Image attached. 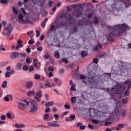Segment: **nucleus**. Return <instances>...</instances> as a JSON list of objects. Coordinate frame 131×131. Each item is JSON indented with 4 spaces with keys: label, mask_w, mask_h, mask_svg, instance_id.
I'll list each match as a JSON object with an SVG mask.
<instances>
[{
    "label": "nucleus",
    "mask_w": 131,
    "mask_h": 131,
    "mask_svg": "<svg viewBox=\"0 0 131 131\" xmlns=\"http://www.w3.org/2000/svg\"><path fill=\"white\" fill-rule=\"evenodd\" d=\"M80 77L81 79H84V78H86V77L84 75H81Z\"/></svg>",
    "instance_id": "obj_38"
},
{
    "label": "nucleus",
    "mask_w": 131,
    "mask_h": 131,
    "mask_svg": "<svg viewBox=\"0 0 131 131\" xmlns=\"http://www.w3.org/2000/svg\"><path fill=\"white\" fill-rule=\"evenodd\" d=\"M50 111H51V110L49 108V107H47L45 110L46 113H49V112H50Z\"/></svg>",
    "instance_id": "obj_39"
},
{
    "label": "nucleus",
    "mask_w": 131,
    "mask_h": 131,
    "mask_svg": "<svg viewBox=\"0 0 131 131\" xmlns=\"http://www.w3.org/2000/svg\"><path fill=\"white\" fill-rule=\"evenodd\" d=\"M53 105H54V102H53V101L47 102L45 104V106L46 107H50V106H53Z\"/></svg>",
    "instance_id": "obj_17"
},
{
    "label": "nucleus",
    "mask_w": 131,
    "mask_h": 131,
    "mask_svg": "<svg viewBox=\"0 0 131 131\" xmlns=\"http://www.w3.org/2000/svg\"><path fill=\"white\" fill-rule=\"evenodd\" d=\"M125 6L126 7V8H127V7H130L131 6V0H127V2H125L124 3Z\"/></svg>",
    "instance_id": "obj_16"
},
{
    "label": "nucleus",
    "mask_w": 131,
    "mask_h": 131,
    "mask_svg": "<svg viewBox=\"0 0 131 131\" xmlns=\"http://www.w3.org/2000/svg\"><path fill=\"white\" fill-rule=\"evenodd\" d=\"M75 12H74L72 15L71 12L72 11V8L71 6H68L67 7V12L66 13H62L60 15V18H67V21L69 24H72L73 23V17L74 18H79L81 15H82V7L79 4H76L72 6Z\"/></svg>",
    "instance_id": "obj_1"
},
{
    "label": "nucleus",
    "mask_w": 131,
    "mask_h": 131,
    "mask_svg": "<svg viewBox=\"0 0 131 131\" xmlns=\"http://www.w3.org/2000/svg\"><path fill=\"white\" fill-rule=\"evenodd\" d=\"M123 124H119L118 125V127H119V128H123Z\"/></svg>",
    "instance_id": "obj_51"
},
{
    "label": "nucleus",
    "mask_w": 131,
    "mask_h": 131,
    "mask_svg": "<svg viewBox=\"0 0 131 131\" xmlns=\"http://www.w3.org/2000/svg\"><path fill=\"white\" fill-rule=\"evenodd\" d=\"M21 66H22V63L18 62L17 64V67L18 69H21Z\"/></svg>",
    "instance_id": "obj_34"
},
{
    "label": "nucleus",
    "mask_w": 131,
    "mask_h": 131,
    "mask_svg": "<svg viewBox=\"0 0 131 131\" xmlns=\"http://www.w3.org/2000/svg\"><path fill=\"white\" fill-rule=\"evenodd\" d=\"M1 119L2 120H5V119H6V116H5V115H2V116H1Z\"/></svg>",
    "instance_id": "obj_46"
},
{
    "label": "nucleus",
    "mask_w": 131,
    "mask_h": 131,
    "mask_svg": "<svg viewBox=\"0 0 131 131\" xmlns=\"http://www.w3.org/2000/svg\"><path fill=\"white\" fill-rule=\"evenodd\" d=\"M32 2L34 4L40 5V7H41L45 5V2H46V0H32Z\"/></svg>",
    "instance_id": "obj_6"
},
{
    "label": "nucleus",
    "mask_w": 131,
    "mask_h": 131,
    "mask_svg": "<svg viewBox=\"0 0 131 131\" xmlns=\"http://www.w3.org/2000/svg\"><path fill=\"white\" fill-rule=\"evenodd\" d=\"M62 61L64 63H68V60H67V59L66 58L62 59Z\"/></svg>",
    "instance_id": "obj_54"
},
{
    "label": "nucleus",
    "mask_w": 131,
    "mask_h": 131,
    "mask_svg": "<svg viewBox=\"0 0 131 131\" xmlns=\"http://www.w3.org/2000/svg\"><path fill=\"white\" fill-rule=\"evenodd\" d=\"M98 50H99V49L98 48V47H95L93 49V51H95V52H97L98 51Z\"/></svg>",
    "instance_id": "obj_55"
},
{
    "label": "nucleus",
    "mask_w": 131,
    "mask_h": 131,
    "mask_svg": "<svg viewBox=\"0 0 131 131\" xmlns=\"http://www.w3.org/2000/svg\"><path fill=\"white\" fill-rule=\"evenodd\" d=\"M108 28L114 30V33H125L126 30L128 29V26L123 24L122 25H117L113 27H110Z\"/></svg>",
    "instance_id": "obj_3"
},
{
    "label": "nucleus",
    "mask_w": 131,
    "mask_h": 131,
    "mask_svg": "<svg viewBox=\"0 0 131 131\" xmlns=\"http://www.w3.org/2000/svg\"><path fill=\"white\" fill-rule=\"evenodd\" d=\"M28 69V67H27V66H24L23 67V70H25V71H27Z\"/></svg>",
    "instance_id": "obj_43"
},
{
    "label": "nucleus",
    "mask_w": 131,
    "mask_h": 131,
    "mask_svg": "<svg viewBox=\"0 0 131 131\" xmlns=\"http://www.w3.org/2000/svg\"><path fill=\"white\" fill-rule=\"evenodd\" d=\"M41 27L43 28L45 27H46V23L42 21L41 23Z\"/></svg>",
    "instance_id": "obj_56"
},
{
    "label": "nucleus",
    "mask_w": 131,
    "mask_h": 131,
    "mask_svg": "<svg viewBox=\"0 0 131 131\" xmlns=\"http://www.w3.org/2000/svg\"><path fill=\"white\" fill-rule=\"evenodd\" d=\"M88 127L89 128H90L91 129H94V127L93 126V125H92L91 124L88 125Z\"/></svg>",
    "instance_id": "obj_50"
},
{
    "label": "nucleus",
    "mask_w": 131,
    "mask_h": 131,
    "mask_svg": "<svg viewBox=\"0 0 131 131\" xmlns=\"http://www.w3.org/2000/svg\"><path fill=\"white\" fill-rule=\"evenodd\" d=\"M48 70H49V71H54V67H50L48 68Z\"/></svg>",
    "instance_id": "obj_42"
},
{
    "label": "nucleus",
    "mask_w": 131,
    "mask_h": 131,
    "mask_svg": "<svg viewBox=\"0 0 131 131\" xmlns=\"http://www.w3.org/2000/svg\"><path fill=\"white\" fill-rule=\"evenodd\" d=\"M48 125H49V126H53L54 127H59V126H60V124L52 122L48 123Z\"/></svg>",
    "instance_id": "obj_11"
},
{
    "label": "nucleus",
    "mask_w": 131,
    "mask_h": 131,
    "mask_svg": "<svg viewBox=\"0 0 131 131\" xmlns=\"http://www.w3.org/2000/svg\"><path fill=\"white\" fill-rule=\"evenodd\" d=\"M31 103L32 105V106H35V105L36 104V102H35V101H34V100H32L31 102Z\"/></svg>",
    "instance_id": "obj_47"
},
{
    "label": "nucleus",
    "mask_w": 131,
    "mask_h": 131,
    "mask_svg": "<svg viewBox=\"0 0 131 131\" xmlns=\"http://www.w3.org/2000/svg\"><path fill=\"white\" fill-rule=\"evenodd\" d=\"M125 90V88L120 85H118L116 86L115 88H113L112 91L114 92L115 94H122Z\"/></svg>",
    "instance_id": "obj_4"
},
{
    "label": "nucleus",
    "mask_w": 131,
    "mask_h": 131,
    "mask_svg": "<svg viewBox=\"0 0 131 131\" xmlns=\"http://www.w3.org/2000/svg\"><path fill=\"white\" fill-rule=\"evenodd\" d=\"M84 128H85V126H80V129H84Z\"/></svg>",
    "instance_id": "obj_63"
},
{
    "label": "nucleus",
    "mask_w": 131,
    "mask_h": 131,
    "mask_svg": "<svg viewBox=\"0 0 131 131\" xmlns=\"http://www.w3.org/2000/svg\"><path fill=\"white\" fill-rule=\"evenodd\" d=\"M2 25L4 27H5V26H6V25H7V22L5 21H2Z\"/></svg>",
    "instance_id": "obj_49"
},
{
    "label": "nucleus",
    "mask_w": 131,
    "mask_h": 131,
    "mask_svg": "<svg viewBox=\"0 0 131 131\" xmlns=\"http://www.w3.org/2000/svg\"><path fill=\"white\" fill-rule=\"evenodd\" d=\"M21 11L23 12L24 15H26L27 13H26V12L25 11V10L23 8H21Z\"/></svg>",
    "instance_id": "obj_45"
},
{
    "label": "nucleus",
    "mask_w": 131,
    "mask_h": 131,
    "mask_svg": "<svg viewBox=\"0 0 131 131\" xmlns=\"http://www.w3.org/2000/svg\"><path fill=\"white\" fill-rule=\"evenodd\" d=\"M20 48H23V45L21 44H18L15 48V51H18Z\"/></svg>",
    "instance_id": "obj_19"
},
{
    "label": "nucleus",
    "mask_w": 131,
    "mask_h": 131,
    "mask_svg": "<svg viewBox=\"0 0 131 131\" xmlns=\"http://www.w3.org/2000/svg\"><path fill=\"white\" fill-rule=\"evenodd\" d=\"M4 100H5V101H6V102H8V101L9 100V97H5V98H4Z\"/></svg>",
    "instance_id": "obj_61"
},
{
    "label": "nucleus",
    "mask_w": 131,
    "mask_h": 131,
    "mask_svg": "<svg viewBox=\"0 0 131 131\" xmlns=\"http://www.w3.org/2000/svg\"><path fill=\"white\" fill-rule=\"evenodd\" d=\"M6 116L8 118H11L12 114L10 113H8L6 114Z\"/></svg>",
    "instance_id": "obj_35"
},
{
    "label": "nucleus",
    "mask_w": 131,
    "mask_h": 131,
    "mask_svg": "<svg viewBox=\"0 0 131 131\" xmlns=\"http://www.w3.org/2000/svg\"><path fill=\"white\" fill-rule=\"evenodd\" d=\"M53 5H54V2L53 1H50L48 4V6L49 7H53Z\"/></svg>",
    "instance_id": "obj_33"
},
{
    "label": "nucleus",
    "mask_w": 131,
    "mask_h": 131,
    "mask_svg": "<svg viewBox=\"0 0 131 131\" xmlns=\"http://www.w3.org/2000/svg\"><path fill=\"white\" fill-rule=\"evenodd\" d=\"M4 30L8 31V33H11L12 32V31L13 30V28L12 27V25H11V24L8 25L7 27L4 28Z\"/></svg>",
    "instance_id": "obj_9"
},
{
    "label": "nucleus",
    "mask_w": 131,
    "mask_h": 131,
    "mask_svg": "<svg viewBox=\"0 0 131 131\" xmlns=\"http://www.w3.org/2000/svg\"><path fill=\"white\" fill-rule=\"evenodd\" d=\"M18 107L19 109H21V110H24L25 108V105L23 103H19L18 105Z\"/></svg>",
    "instance_id": "obj_18"
},
{
    "label": "nucleus",
    "mask_w": 131,
    "mask_h": 131,
    "mask_svg": "<svg viewBox=\"0 0 131 131\" xmlns=\"http://www.w3.org/2000/svg\"><path fill=\"white\" fill-rule=\"evenodd\" d=\"M18 57H19V53L18 52H14L11 54V58L12 59H16V58H18Z\"/></svg>",
    "instance_id": "obj_10"
},
{
    "label": "nucleus",
    "mask_w": 131,
    "mask_h": 131,
    "mask_svg": "<svg viewBox=\"0 0 131 131\" xmlns=\"http://www.w3.org/2000/svg\"><path fill=\"white\" fill-rule=\"evenodd\" d=\"M35 79H39L40 78V76L38 74H36L34 75Z\"/></svg>",
    "instance_id": "obj_32"
},
{
    "label": "nucleus",
    "mask_w": 131,
    "mask_h": 131,
    "mask_svg": "<svg viewBox=\"0 0 131 131\" xmlns=\"http://www.w3.org/2000/svg\"><path fill=\"white\" fill-rule=\"evenodd\" d=\"M29 45H33L34 43V41L33 40H30L28 41Z\"/></svg>",
    "instance_id": "obj_41"
},
{
    "label": "nucleus",
    "mask_w": 131,
    "mask_h": 131,
    "mask_svg": "<svg viewBox=\"0 0 131 131\" xmlns=\"http://www.w3.org/2000/svg\"><path fill=\"white\" fill-rule=\"evenodd\" d=\"M76 97H73L71 98V102L72 103H76Z\"/></svg>",
    "instance_id": "obj_22"
},
{
    "label": "nucleus",
    "mask_w": 131,
    "mask_h": 131,
    "mask_svg": "<svg viewBox=\"0 0 131 131\" xmlns=\"http://www.w3.org/2000/svg\"><path fill=\"white\" fill-rule=\"evenodd\" d=\"M32 85V82H28L27 83L26 86H27V88H28V89H29L30 88H31Z\"/></svg>",
    "instance_id": "obj_23"
},
{
    "label": "nucleus",
    "mask_w": 131,
    "mask_h": 131,
    "mask_svg": "<svg viewBox=\"0 0 131 131\" xmlns=\"http://www.w3.org/2000/svg\"><path fill=\"white\" fill-rule=\"evenodd\" d=\"M46 86H48V88H52V86H54V84H51L50 83H47L45 84Z\"/></svg>",
    "instance_id": "obj_25"
},
{
    "label": "nucleus",
    "mask_w": 131,
    "mask_h": 131,
    "mask_svg": "<svg viewBox=\"0 0 131 131\" xmlns=\"http://www.w3.org/2000/svg\"><path fill=\"white\" fill-rule=\"evenodd\" d=\"M36 111H37V107H36L35 105H33V106L31 108L30 112L31 113H35Z\"/></svg>",
    "instance_id": "obj_13"
},
{
    "label": "nucleus",
    "mask_w": 131,
    "mask_h": 131,
    "mask_svg": "<svg viewBox=\"0 0 131 131\" xmlns=\"http://www.w3.org/2000/svg\"><path fill=\"white\" fill-rule=\"evenodd\" d=\"M111 122H105V125H111Z\"/></svg>",
    "instance_id": "obj_48"
},
{
    "label": "nucleus",
    "mask_w": 131,
    "mask_h": 131,
    "mask_svg": "<svg viewBox=\"0 0 131 131\" xmlns=\"http://www.w3.org/2000/svg\"><path fill=\"white\" fill-rule=\"evenodd\" d=\"M115 112L116 114H118V115H119V116H124L125 115V112L121 110H119L118 109H116L115 110Z\"/></svg>",
    "instance_id": "obj_7"
},
{
    "label": "nucleus",
    "mask_w": 131,
    "mask_h": 131,
    "mask_svg": "<svg viewBox=\"0 0 131 131\" xmlns=\"http://www.w3.org/2000/svg\"><path fill=\"white\" fill-rule=\"evenodd\" d=\"M99 61V59L98 58H95L93 59V62L94 63H96L97 64V63H98Z\"/></svg>",
    "instance_id": "obj_40"
},
{
    "label": "nucleus",
    "mask_w": 131,
    "mask_h": 131,
    "mask_svg": "<svg viewBox=\"0 0 131 131\" xmlns=\"http://www.w3.org/2000/svg\"><path fill=\"white\" fill-rule=\"evenodd\" d=\"M74 26L72 28L73 32H76L78 28H81V27H84V26H88V25H92V21L88 19L87 20H77L74 21Z\"/></svg>",
    "instance_id": "obj_2"
},
{
    "label": "nucleus",
    "mask_w": 131,
    "mask_h": 131,
    "mask_svg": "<svg viewBox=\"0 0 131 131\" xmlns=\"http://www.w3.org/2000/svg\"><path fill=\"white\" fill-rule=\"evenodd\" d=\"M7 83H8V82H7V81H5L2 84V88H7Z\"/></svg>",
    "instance_id": "obj_26"
},
{
    "label": "nucleus",
    "mask_w": 131,
    "mask_h": 131,
    "mask_svg": "<svg viewBox=\"0 0 131 131\" xmlns=\"http://www.w3.org/2000/svg\"><path fill=\"white\" fill-rule=\"evenodd\" d=\"M35 95V92L33 91H30L27 93V95L29 97H31V96H34Z\"/></svg>",
    "instance_id": "obj_15"
},
{
    "label": "nucleus",
    "mask_w": 131,
    "mask_h": 131,
    "mask_svg": "<svg viewBox=\"0 0 131 131\" xmlns=\"http://www.w3.org/2000/svg\"><path fill=\"white\" fill-rule=\"evenodd\" d=\"M93 23L94 24H97L99 23V20L97 18V17L94 18Z\"/></svg>",
    "instance_id": "obj_28"
},
{
    "label": "nucleus",
    "mask_w": 131,
    "mask_h": 131,
    "mask_svg": "<svg viewBox=\"0 0 131 131\" xmlns=\"http://www.w3.org/2000/svg\"><path fill=\"white\" fill-rule=\"evenodd\" d=\"M66 25V21H62L60 24H56V26L54 25V24H52L50 27V31H55L57 28H59L62 26H65Z\"/></svg>",
    "instance_id": "obj_5"
},
{
    "label": "nucleus",
    "mask_w": 131,
    "mask_h": 131,
    "mask_svg": "<svg viewBox=\"0 0 131 131\" xmlns=\"http://www.w3.org/2000/svg\"><path fill=\"white\" fill-rule=\"evenodd\" d=\"M26 62H27V63H30V58H27L26 59Z\"/></svg>",
    "instance_id": "obj_62"
},
{
    "label": "nucleus",
    "mask_w": 131,
    "mask_h": 131,
    "mask_svg": "<svg viewBox=\"0 0 131 131\" xmlns=\"http://www.w3.org/2000/svg\"><path fill=\"white\" fill-rule=\"evenodd\" d=\"M49 77H52L53 76V73L52 72H50L49 74Z\"/></svg>",
    "instance_id": "obj_64"
},
{
    "label": "nucleus",
    "mask_w": 131,
    "mask_h": 131,
    "mask_svg": "<svg viewBox=\"0 0 131 131\" xmlns=\"http://www.w3.org/2000/svg\"><path fill=\"white\" fill-rule=\"evenodd\" d=\"M93 16V13H90L88 15V18H92V16Z\"/></svg>",
    "instance_id": "obj_57"
},
{
    "label": "nucleus",
    "mask_w": 131,
    "mask_h": 131,
    "mask_svg": "<svg viewBox=\"0 0 131 131\" xmlns=\"http://www.w3.org/2000/svg\"><path fill=\"white\" fill-rule=\"evenodd\" d=\"M12 10L14 14H15V15H17V14H18V10H17V8H16V7H13Z\"/></svg>",
    "instance_id": "obj_24"
},
{
    "label": "nucleus",
    "mask_w": 131,
    "mask_h": 131,
    "mask_svg": "<svg viewBox=\"0 0 131 131\" xmlns=\"http://www.w3.org/2000/svg\"><path fill=\"white\" fill-rule=\"evenodd\" d=\"M15 127H16V128H23L25 127V124L16 123V124H15Z\"/></svg>",
    "instance_id": "obj_12"
},
{
    "label": "nucleus",
    "mask_w": 131,
    "mask_h": 131,
    "mask_svg": "<svg viewBox=\"0 0 131 131\" xmlns=\"http://www.w3.org/2000/svg\"><path fill=\"white\" fill-rule=\"evenodd\" d=\"M0 2L1 4H7V3H8L7 0H1Z\"/></svg>",
    "instance_id": "obj_37"
},
{
    "label": "nucleus",
    "mask_w": 131,
    "mask_h": 131,
    "mask_svg": "<svg viewBox=\"0 0 131 131\" xmlns=\"http://www.w3.org/2000/svg\"><path fill=\"white\" fill-rule=\"evenodd\" d=\"M129 93L128 91H126L124 95L125 96V97H127V96H128Z\"/></svg>",
    "instance_id": "obj_59"
},
{
    "label": "nucleus",
    "mask_w": 131,
    "mask_h": 131,
    "mask_svg": "<svg viewBox=\"0 0 131 131\" xmlns=\"http://www.w3.org/2000/svg\"><path fill=\"white\" fill-rule=\"evenodd\" d=\"M92 122H93V123H95V124H97L99 123V121L95 119H92Z\"/></svg>",
    "instance_id": "obj_30"
},
{
    "label": "nucleus",
    "mask_w": 131,
    "mask_h": 131,
    "mask_svg": "<svg viewBox=\"0 0 131 131\" xmlns=\"http://www.w3.org/2000/svg\"><path fill=\"white\" fill-rule=\"evenodd\" d=\"M71 90V91H74V92H75V91H76V89H75V84H73L72 85Z\"/></svg>",
    "instance_id": "obj_27"
},
{
    "label": "nucleus",
    "mask_w": 131,
    "mask_h": 131,
    "mask_svg": "<svg viewBox=\"0 0 131 131\" xmlns=\"http://www.w3.org/2000/svg\"><path fill=\"white\" fill-rule=\"evenodd\" d=\"M54 56L55 58H57V59H59L60 58V55H59V51H56L54 54Z\"/></svg>",
    "instance_id": "obj_20"
},
{
    "label": "nucleus",
    "mask_w": 131,
    "mask_h": 131,
    "mask_svg": "<svg viewBox=\"0 0 131 131\" xmlns=\"http://www.w3.org/2000/svg\"><path fill=\"white\" fill-rule=\"evenodd\" d=\"M46 59H49L50 58V55L49 54H46L44 57Z\"/></svg>",
    "instance_id": "obj_53"
},
{
    "label": "nucleus",
    "mask_w": 131,
    "mask_h": 131,
    "mask_svg": "<svg viewBox=\"0 0 131 131\" xmlns=\"http://www.w3.org/2000/svg\"><path fill=\"white\" fill-rule=\"evenodd\" d=\"M36 96H37L38 97H39V98H40V97H41V91H39L37 94Z\"/></svg>",
    "instance_id": "obj_36"
},
{
    "label": "nucleus",
    "mask_w": 131,
    "mask_h": 131,
    "mask_svg": "<svg viewBox=\"0 0 131 131\" xmlns=\"http://www.w3.org/2000/svg\"><path fill=\"white\" fill-rule=\"evenodd\" d=\"M49 117H50V116L48 114H46L44 115V119L45 120L49 119Z\"/></svg>",
    "instance_id": "obj_31"
},
{
    "label": "nucleus",
    "mask_w": 131,
    "mask_h": 131,
    "mask_svg": "<svg viewBox=\"0 0 131 131\" xmlns=\"http://www.w3.org/2000/svg\"><path fill=\"white\" fill-rule=\"evenodd\" d=\"M18 20L20 23H25V20L23 19V15L22 14L18 15Z\"/></svg>",
    "instance_id": "obj_14"
},
{
    "label": "nucleus",
    "mask_w": 131,
    "mask_h": 131,
    "mask_svg": "<svg viewBox=\"0 0 131 131\" xmlns=\"http://www.w3.org/2000/svg\"><path fill=\"white\" fill-rule=\"evenodd\" d=\"M114 37V34L109 33L107 35L108 40L110 41V42H113V41H114V38H113Z\"/></svg>",
    "instance_id": "obj_8"
},
{
    "label": "nucleus",
    "mask_w": 131,
    "mask_h": 131,
    "mask_svg": "<svg viewBox=\"0 0 131 131\" xmlns=\"http://www.w3.org/2000/svg\"><path fill=\"white\" fill-rule=\"evenodd\" d=\"M5 76H6V77H10V76H11V73L7 71L5 74Z\"/></svg>",
    "instance_id": "obj_29"
},
{
    "label": "nucleus",
    "mask_w": 131,
    "mask_h": 131,
    "mask_svg": "<svg viewBox=\"0 0 131 131\" xmlns=\"http://www.w3.org/2000/svg\"><path fill=\"white\" fill-rule=\"evenodd\" d=\"M18 55L21 56V57H26V54L25 53H19Z\"/></svg>",
    "instance_id": "obj_44"
},
{
    "label": "nucleus",
    "mask_w": 131,
    "mask_h": 131,
    "mask_svg": "<svg viewBox=\"0 0 131 131\" xmlns=\"http://www.w3.org/2000/svg\"><path fill=\"white\" fill-rule=\"evenodd\" d=\"M123 103L124 104H126V103H127V99H124L123 100Z\"/></svg>",
    "instance_id": "obj_58"
},
{
    "label": "nucleus",
    "mask_w": 131,
    "mask_h": 131,
    "mask_svg": "<svg viewBox=\"0 0 131 131\" xmlns=\"http://www.w3.org/2000/svg\"><path fill=\"white\" fill-rule=\"evenodd\" d=\"M26 52H27L28 53V54H29V53H30V52H31L30 48H28L26 49Z\"/></svg>",
    "instance_id": "obj_60"
},
{
    "label": "nucleus",
    "mask_w": 131,
    "mask_h": 131,
    "mask_svg": "<svg viewBox=\"0 0 131 131\" xmlns=\"http://www.w3.org/2000/svg\"><path fill=\"white\" fill-rule=\"evenodd\" d=\"M29 71H30V72L33 71V66H31L30 67Z\"/></svg>",
    "instance_id": "obj_52"
},
{
    "label": "nucleus",
    "mask_w": 131,
    "mask_h": 131,
    "mask_svg": "<svg viewBox=\"0 0 131 131\" xmlns=\"http://www.w3.org/2000/svg\"><path fill=\"white\" fill-rule=\"evenodd\" d=\"M81 55H82V57L84 58V57H86V56H88V52L86 51H83L81 53Z\"/></svg>",
    "instance_id": "obj_21"
}]
</instances>
